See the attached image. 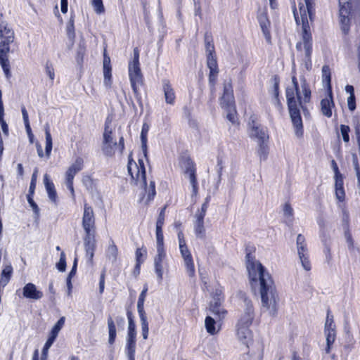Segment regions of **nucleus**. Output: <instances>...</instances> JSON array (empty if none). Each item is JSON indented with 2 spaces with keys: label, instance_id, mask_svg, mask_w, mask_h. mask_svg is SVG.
Wrapping results in <instances>:
<instances>
[{
  "label": "nucleus",
  "instance_id": "nucleus-8",
  "mask_svg": "<svg viewBox=\"0 0 360 360\" xmlns=\"http://www.w3.org/2000/svg\"><path fill=\"white\" fill-rule=\"evenodd\" d=\"M84 167V160L82 158L78 157L75 161L68 167L65 172V184L68 189L70 191L72 196L75 197V190L73 187V180L75 176Z\"/></svg>",
  "mask_w": 360,
  "mask_h": 360
},
{
  "label": "nucleus",
  "instance_id": "nucleus-57",
  "mask_svg": "<svg viewBox=\"0 0 360 360\" xmlns=\"http://www.w3.org/2000/svg\"><path fill=\"white\" fill-rule=\"evenodd\" d=\"M57 269L60 271H64L66 268V259H65V254L64 252H61L60 260L56 264Z\"/></svg>",
  "mask_w": 360,
  "mask_h": 360
},
{
  "label": "nucleus",
  "instance_id": "nucleus-60",
  "mask_svg": "<svg viewBox=\"0 0 360 360\" xmlns=\"http://www.w3.org/2000/svg\"><path fill=\"white\" fill-rule=\"evenodd\" d=\"M165 210H166V207H164L161 210V211H160V212L159 214L157 222H156V228H162V226L164 225V222H165Z\"/></svg>",
  "mask_w": 360,
  "mask_h": 360
},
{
  "label": "nucleus",
  "instance_id": "nucleus-44",
  "mask_svg": "<svg viewBox=\"0 0 360 360\" xmlns=\"http://www.w3.org/2000/svg\"><path fill=\"white\" fill-rule=\"evenodd\" d=\"M65 316H62L59 319V320L57 321V323L53 326V328L51 329L49 335L57 338L60 330L62 329V328L65 325Z\"/></svg>",
  "mask_w": 360,
  "mask_h": 360
},
{
  "label": "nucleus",
  "instance_id": "nucleus-10",
  "mask_svg": "<svg viewBox=\"0 0 360 360\" xmlns=\"http://www.w3.org/2000/svg\"><path fill=\"white\" fill-rule=\"evenodd\" d=\"M82 225L84 233H96L94 212L87 203L84 205Z\"/></svg>",
  "mask_w": 360,
  "mask_h": 360
},
{
  "label": "nucleus",
  "instance_id": "nucleus-47",
  "mask_svg": "<svg viewBox=\"0 0 360 360\" xmlns=\"http://www.w3.org/2000/svg\"><path fill=\"white\" fill-rule=\"evenodd\" d=\"M162 228H156L157 250L165 251Z\"/></svg>",
  "mask_w": 360,
  "mask_h": 360
},
{
  "label": "nucleus",
  "instance_id": "nucleus-50",
  "mask_svg": "<svg viewBox=\"0 0 360 360\" xmlns=\"http://www.w3.org/2000/svg\"><path fill=\"white\" fill-rule=\"evenodd\" d=\"M112 68H103L104 84L107 87H110L112 84Z\"/></svg>",
  "mask_w": 360,
  "mask_h": 360
},
{
  "label": "nucleus",
  "instance_id": "nucleus-6",
  "mask_svg": "<svg viewBox=\"0 0 360 360\" xmlns=\"http://www.w3.org/2000/svg\"><path fill=\"white\" fill-rule=\"evenodd\" d=\"M139 165H137L135 162L129 160L127 165L128 172L131 178L136 181V184L144 187L147 198L146 200L144 198H142L140 201L144 202L146 205H148L153 200L156 194L155 183L154 181H150L149 186H147L146 169L143 160H139Z\"/></svg>",
  "mask_w": 360,
  "mask_h": 360
},
{
  "label": "nucleus",
  "instance_id": "nucleus-12",
  "mask_svg": "<svg viewBox=\"0 0 360 360\" xmlns=\"http://www.w3.org/2000/svg\"><path fill=\"white\" fill-rule=\"evenodd\" d=\"M184 174L189 179L192 186L191 198H195L198 193V184L196 178V169L193 162L188 160L186 163Z\"/></svg>",
  "mask_w": 360,
  "mask_h": 360
},
{
  "label": "nucleus",
  "instance_id": "nucleus-59",
  "mask_svg": "<svg viewBox=\"0 0 360 360\" xmlns=\"http://www.w3.org/2000/svg\"><path fill=\"white\" fill-rule=\"evenodd\" d=\"M340 131H341V134H342V139H343L344 141L347 142V143L349 142V127L347 125L342 124L340 126Z\"/></svg>",
  "mask_w": 360,
  "mask_h": 360
},
{
  "label": "nucleus",
  "instance_id": "nucleus-49",
  "mask_svg": "<svg viewBox=\"0 0 360 360\" xmlns=\"http://www.w3.org/2000/svg\"><path fill=\"white\" fill-rule=\"evenodd\" d=\"M207 65L210 71L218 70V65L214 54L207 56Z\"/></svg>",
  "mask_w": 360,
  "mask_h": 360
},
{
  "label": "nucleus",
  "instance_id": "nucleus-62",
  "mask_svg": "<svg viewBox=\"0 0 360 360\" xmlns=\"http://www.w3.org/2000/svg\"><path fill=\"white\" fill-rule=\"evenodd\" d=\"M37 172H38L37 169H35V170L33 172L32 176V179H31L30 188H29V193H30V194H33L34 192V189H35V186H36V180H37Z\"/></svg>",
  "mask_w": 360,
  "mask_h": 360
},
{
  "label": "nucleus",
  "instance_id": "nucleus-61",
  "mask_svg": "<svg viewBox=\"0 0 360 360\" xmlns=\"http://www.w3.org/2000/svg\"><path fill=\"white\" fill-rule=\"evenodd\" d=\"M335 188H343V179L342 175L338 172V168L336 167V175H335Z\"/></svg>",
  "mask_w": 360,
  "mask_h": 360
},
{
  "label": "nucleus",
  "instance_id": "nucleus-9",
  "mask_svg": "<svg viewBox=\"0 0 360 360\" xmlns=\"http://www.w3.org/2000/svg\"><path fill=\"white\" fill-rule=\"evenodd\" d=\"M129 77L130 84L136 96L139 94V88L143 84V77L140 65L129 64Z\"/></svg>",
  "mask_w": 360,
  "mask_h": 360
},
{
  "label": "nucleus",
  "instance_id": "nucleus-2",
  "mask_svg": "<svg viewBox=\"0 0 360 360\" xmlns=\"http://www.w3.org/2000/svg\"><path fill=\"white\" fill-rule=\"evenodd\" d=\"M300 16L296 11L293 10L294 17L297 25L302 24V39L296 44V49L302 57L304 66L307 70L311 68L312 36L311 33L309 19L312 20L314 13L312 0H304V4H299Z\"/></svg>",
  "mask_w": 360,
  "mask_h": 360
},
{
  "label": "nucleus",
  "instance_id": "nucleus-28",
  "mask_svg": "<svg viewBox=\"0 0 360 360\" xmlns=\"http://www.w3.org/2000/svg\"><path fill=\"white\" fill-rule=\"evenodd\" d=\"M105 255L108 259H109L112 263H115L117 261L118 249L112 238H110L108 241V245L106 249Z\"/></svg>",
  "mask_w": 360,
  "mask_h": 360
},
{
  "label": "nucleus",
  "instance_id": "nucleus-32",
  "mask_svg": "<svg viewBox=\"0 0 360 360\" xmlns=\"http://www.w3.org/2000/svg\"><path fill=\"white\" fill-rule=\"evenodd\" d=\"M284 221L290 226L293 221V209L289 203H285L283 208Z\"/></svg>",
  "mask_w": 360,
  "mask_h": 360
},
{
  "label": "nucleus",
  "instance_id": "nucleus-34",
  "mask_svg": "<svg viewBox=\"0 0 360 360\" xmlns=\"http://www.w3.org/2000/svg\"><path fill=\"white\" fill-rule=\"evenodd\" d=\"M108 327L109 333L108 342L109 344L112 345L116 338V328L114 321L111 316H109L108 319Z\"/></svg>",
  "mask_w": 360,
  "mask_h": 360
},
{
  "label": "nucleus",
  "instance_id": "nucleus-53",
  "mask_svg": "<svg viewBox=\"0 0 360 360\" xmlns=\"http://www.w3.org/2000/svg\"><path fill=\"white\" fill-rule=\"evenodd\" d=\"M92 6L95 12L98 14L104 13L105 8L103 4V0H92Z\"/></svg>",
  "mask_w": 360,
  "mask_h": 360
},
{
  "label": "nucleus",
  "instance_id": "nucleus-21",
  "mask_svg": "<svg viewBox=\"0 0 360 360\" xmlns=\"http://www.w3.org/2000/svg\"><path fill=\"white\" fill-rule=\"evenodd\" d=\"M292 87H288L286 89V98L287 102L289 101H292L295 99L300 100L301 99V95L300 91L299 89V84L297 79L295 76H292Z\"/></svg>",
  "mask_w": 360,
  "mask_h": 360
},
{
  "label": "nucleus",
  "instance_id": "nucleus-16",
  "mask_svg": "<svg viewBox=\"0 0 360 360\" xmlns=\"http://www.w3.org/2000/svg\"><path fill=\"white\" fill-rule=\"evenodd\" d=\"M162 91L164 94L165 103L170 105H174L176 103V94L170 82L164 79L162 80Z\"/></svg>",
  "mask_w": 360,
  "mask_h": 360
},
{
  "label": "nucleus",
  "instance_id": "nucleus-43",
  "mask_svg": "<svg viewBox=\"0 0 360 360\" xmlns=\"http://www.w3.org/2000/svg\"><path fill=\"white\" fill-rule=\"evenodd\" d=\"M147 254L146 248H138L136 251V269H139L141 264L144 262L146 256Z\"/></svg>",
  "mask_w": 360,
  "mask_h": 360
},
{
  "label": "nucleus",
  "instance_id": "nucleus-7",
  "mask_svg": "<svg viewBox=\"0 0 360 360\" xmlns=\"http://www.w3.org/2000/svg\"><path fill=\"white\" fill-rule=\"evenodd\" d=\"M248 135L257 143L268 142L269 138L266 127L253 119L248 123Z\"/></svg>",
  "mask_w": 360,
  "mask_h": 360
},
{
  "label": "nucleus",
  "instance_id": "nucleus-3",
  "mask_svg": "<svg viewBox=\"0 0 360 360\" xmlns=\"http://www.w3.org/2000/svg\"><path fill=\"white\" fill-rule=\"evenodd\" d=\"M15 33L13 28L0 13V65L7 79L11 76L8 53L10 45L14 41Z\"/></svg>",
  "mask_w": 360,
  "mask_h": 360
},
{
  "label": "nucleus",
  "instance_id": "nucleus-58",
  "mask_svg": "<svg viewBox=\"0 0 360 360\" xmlns=\"http://www.w3.org/2000/svg\"><path fill=\"white\" fill-rule=\"evenodd\" d=\"M148 291V285L145 284L143 286V289L141 291V294L139 295L138 302H137V307L143 306L144 307V302L146 297Z\"/></svg>",
  "mask_w": 360,
  "mask_h": 360
},
{
  "label": "nucleus",
  "instance_id": "nucleus-54",
  "mask_svg": "<svg viewBox=\"0 0 360 360\" xmlns=\"http://www.w3.org/2000/svg\"><path fill=\"white\" fill-rule=\"evenodd\" d=\"M184 263L188 276L193 277L195 275V267L193 259L185 260Z\"/></svg>",
  "mask_w": 360,
  "mask_h": 360
},
{
  "label": "nucleus",
  "instance_id": "nucleus-22",
  "mask_svg": "<svg viewBox=\"0 0 360 360\" xmlns=\"http://www.w3.org/2000/svg\"><path fill=\"white\" fill-rule=\"evenodd\" d=\"M137 310L141 321L142 336L144 340H147L148 337L149 328L144 307H137Z\"/></svg>",
  "mask_w": 360,
  "mask_h": 360
},
{
  "label": "nucleus",
  "instance_id": "nucleus-48",
  "mask_svg": "<svg viewBox=\"0 0 360 360\" xmlns=\"http://www.w3.org/2000/svg\"><path fill=\"white\" fill-rule=\"evenodd\" d=\"M300 262L302 264V267L306 271L311 270V262L309 259V255L307 253H302L298 255Z\"/></svg>",
  "mask_w": 360,
  "mask_h": 360
},
{
  "label": "nucleus",
  "instance_id": "nucleus-42",
  "mask_svg": "<svg viewBox=\"0 0 360 360\" xmlns=\"http://www.w3.org/2000/svg\"><path fill=\"white\" fill-rule=\"evenodd\" d=\"M258 20L262 32L265 35L269 34V21L266 13H262L258 16Z\"/></svg>",
  "mask_w": 360,
  "mask_h": 360
},
{
  "label": "nucleus",
  "instance_id": "nucleus-23",
  "mask_svg": "<svg viewBox=\"0 0 360 360\" xmlns=\"http://www.w3.org/2000/svg\"><path fill=\"white\" fill-rule=\"evenodd\" d=\"M44 184L48 193L49 200L56 203L57 202V193L53 183L51 181L49 176L46 174L44 176Z\"/></svg>",
  "mask_w": 360,
  "mask_h": 360
},
{
  "label": "nucleus",
  "instance_id": "nucleus-40",
  "mask_svg": "<svg viewBox=\"0 0 360 360\" xmlns=\"http://www.w3.org/2000/svg\"><path fill=\"white\" fill-rule=\"evenodd\" d=\"M45 135H46V155L49 158L51 155V152L52 150V138L49 131V127L48 124L46 125L45 127Z\"/></svg>",
  "mask_w": 360,
  "mask_h": 360
},
{
  "label": "nucleus",
  "instance_id": "nucleus-39",
  "mask_svg": "<svg viewBox=\"0 0 360 360\" xmlns=\"http://www.w3.org/2000/svg\"><path fill=\"white\" fill-rule=\"evenodd\" d=\"M296 243L298 255L308 252L305 238L304 237V236H302V234H298Z\"/></svg>",
  "mask_w": 360,
  "mask_h": 360
},
{
  "label": "nucleus",
  "instance_id": "nucleus-5",
  "mask_svg": "<svg viewBox=\"0 0 360 360\" xmlns=\"http://www.w3.org/2000/svg\"><path fill=\"white\" fill-rule=\"evenodd\" d=\"M339 6L340 24L346 34L350 30L352 19L360 25V0H339Z\"/></svg>",
  "mask_w": 360,
  "mask_h": 360
},
{
  "label": "nucleus",
  "instance_id": "nucleus-1",
  "mask_svg": "<svg viewBox=\"0 0 360 360\" xmlns=\"http://www.w3.org/2000/svg\"><path fill=\"white\" fill-rule=\"evenodd\" d=\"M246 268L252 286L259 285L262 309L271 316L277 311L278 295L274 281L262 264L252 255L246 253Z\"/></svg>",
  "mask_w": 360,
  "mask_h": 360
},
{
  "label": "nucleus",
  "instance_id": "nucleus-4",
  "mask_svg": "<svg viewBox=\"0 0 360 360\" xmlns=\"http://www.w3.org/2000/svg\"><path fill=\"white\" fill-rule=\"evenodd\" d=\"M301 87L304 97L301 98L300 100H297V98L287 102L290 116L295 128V134L297 137H302L303 135V124L300 108H303V103H308L311 97V91L304 78L302 79Z\"/></svg>",
  "mask_w": 360,
  "mask_h": 360
},
{
  "label": "nucleus",
  "instance_id": "nucleus-18",
  "mask_svg": "<svg viewBox=\"0 0 360 360\" xmlns=\"http://www.w3.org/2000/svg\"><path fill=\"white\" fill-rule=\"evenodd\" d=\"M166 258L165 251L157 250V255L154 259L155 271L158 279L161 281L163 277V269Z\"/></svg>",
  "mask_w": 360,
  "mask_h": 360
},
{
  "label": "nucleus",
  "instance_id": "nucleus-46",
  "mask_svg": "<svg viewBox=\"0 0 360 360\" xmlns=\"http://www.w3.org/2000/svg\"><path fill=\"white\" fill-rule=\"evenodd\" d=\"M110 123V121H108V120L105 122V129L103 132V142H115L113 141L112 134V130L109 127V124Z\"/></svg>",
  "mask_w": 360,
  "mask_h": 360
},
{
  "label": "nucleus",
  "instance_id": "nucleus-24",
  "mask_svg": "<svg viewBox=\"0 0 360 360\" xmlns=\"http://www.w3.org/2000/svg\"><path fill=\"white\" fill-rule=\"evenodd\" d=\"M136 337H127V342L125 346V354L128 360H135L136 352Z\"/></svg>",
  "mask_w": 360,
  "mask_h": 360
},
{
  "label": "nucleus",
  "instance_id": "nucleus-20",
  "mask_svg": "<svg viewBox=\"0 0 360 360\" xmlns=\"http://www.w3.org/2000/svg\"><path fill=\"white\" fill-rule=\"evenodd\" d=\"M324 333L326 338H336L335 325L333 320V316L328 310L326 320L324 326Z\"/></svg>",
  "mask_w": 360,
  "mask_h": 360
},
{
  "label": "nucleus",
  "instance_id": "nucleus-41",
  "mask_svg": "<svg viewBox=\"0 0 360 360\" xmlns=\"http://www.w3.org/2000/svg\"><path fill=\"white\" fill-rule=\"evenodd\" d=\"M0 124L4 135H8V127L4 120V105L1 100V91L0 90Z\"/></svg>",
  "mask_w": 360,
  "mask_h": 360
},
{
  "label": "nucleus",
  "instance_id": "nucleus-55",
  "mask_svg": "<svg viewBox=\"0 0 360 360\" xmlns=\"http://www.w3.org/2000/svg\"><path fill=\"white\" fill-rule=\"evenodd\" d=\"M227 111L226 118L229 121H230L232 124H235L236 122V110L235 106L231 108H224Z\"/></svg>",
  "mask_w": 360,
  "mask_h": 360
},
{
  "label": "nucleus",
  "instance_id": "nucleus-31",
  "mask_svg": "<svg viewBox=\"0 0 360 360\" xmlns=\"http://www.w3.org/2000/svg\"><path fill=\"white\" fill-rule=\"evenodd\" d=\"M149 131V125L147 123H143L141 131V148L143 153L146 157L147 155V136Z\"/></svg>",
  "mask_w": 360,
  "mask_h": 360
},
{
  "label": "nucleus",
  "instance_id": "nucleus-63",
  "mask_svg": "<svg viewBox=\"0 0 360 360\" xmlns=\"http://www.w3.org/2000/svg\"><path fill=\"white\" fill-rule=\"evenodd\" d=\"M33 194H30V193L27 195V201L30 204V205L31 206V207L32 208L33 211L34 212V213L38 215L39 214V209L37 206V205L35 203V202L32 199V195Z\"/></svg>",
  "mask_w": 360,
  "mask_h": 360
},
{
  "label": "nucleus",
  "instance_id": "nucleus-11",
  "mask_svg": "<svg viewBox=\"0 0 360 360\" xmlns=\"http://www.w3.org/2000/svg\"><path fill=\"white\" fill-rule=\"evenodd\" d=\"M95 234L96 233H85V236L84 237L85 256L87 264L90 266H93V258L96 248Z\"/></svg>",
  "mask_w": 360,
  "mask_h": 360
},
{
  "label": "nucleus",
  "instance_id": "nucleus-15",
  "mask_svg": "<svg viewBox=\"0 0 360 360\" xmlns=\"http://www.w3.org/2000/svg\"><path fill=\"white\" fill-rule=\"evenodd\" d=\"M250 327V326L236 324L237 338L242 344L247 347H249V343L252 339V333Z\"/></svg>",
  "mask_w": 360,
  "mask_h": 360
},
{
  "label": "nucleus",
  "instance_id": "nucleus-30",
  "mask_svg": "<svg viewBox=\"0 0 360 360\" xmlns=\"http://www.w3.org/2000/svg\"><path fill=\"white\" fill-rule=\"evenodd\" d=\"M344 236L346 240V243H347L348 248L351 250L353 249L354 248V240L352 238V236L349 230V220L347 216L345 217V219H344Z\"/></svg>",
  "mask_w": 360,
  "mask_h": 360
},
{
  "label": "nucleus",
  "instance_id": "nucleus-37",
  "mask_svg": "<svg viewBox=\"0 0 360 360\" xmlns=\"http://www.w3.org/2000/svg\"><path fill=\"white\" fill-rule=\"evenodd\" d=\"M116 142H103L102 150L105 155L111 157L115 154V150L117 147Z\"/></svg>",
  "mask_w": 360,
  "mask_h": 360
},
{
  "label": "nucleus",
  "instance_id": "nucleus-17",
  "mask_svg": "<svg viewBox=\"0 0 360 360\" xmlns=\"http://www.w3.org/2000/svg\"><path fill=\"white\" fill-rule=\"evenodd\" d=\"M320 105L321 113L328 118L331 117L335 108L332 90L328 91V96L321 101Z\"/></svg>",
  "mask_w": 360,
  "mask_h": 360
},
{
  "label": "nucleus",
  "instance_id": "nucleus-14",
  "mask_svg": "<svg viewBox=\"0 0 360 360\" xmlns=\"http://www.w3.org/2000/svg\"><path fill=\"white\" fill-rule=\"evenodd\" d=\"M233 91L231 82H226L224 84V93L221 98V106L223 108L234 107Z\"/></svg>",
  "mask_w": 360,
  "mask_h": 360
},
{
  "label": "nucleus",
  "instance_id": "nucleus-38",
  "mask_svg": "<svg viewBox=\"0 0 360 360\" xmlns=\"http://www.w3.org/2000/svg\"><path fill=\"white\" fill-rule=\"evenodd\" d=\"M278 89H279L278 80L277 79L276 77H274V84L273 103L279 110H281L282 108V105H281V103L278 98V94H279Z\"/></svg>",
  "mask_w": 360,
  "mask_h": 360
},
{
  "label": "nucleus",
  "instance_id": "nucleus-25",
  "mask_svg": "<svg viewBox=\"0 0 360 360\" xmlns=\"http://www.w3.org/2000/svg\"><path fill=\"white\" fill-rule=\"evenodd\" d=\"M177 236H178L180 252H181V256L184 258V261L193 259L191 254L186 246L183 232L181 231H179L178 232Z\"/></svg>",
  "mask_w": 360,
  "mask_h": 360
},
{
  "label": "nucleus",
  "instance_id": "nucleus-13",
  "mask_svg": "<svg viewBox=\"0 0 360 360\" xmlns=\"http://www.w3.org/2000/svg\"><path fill=\"white\" fill-rule=\"evenodd\" d=\"M244 310L240 316L237 324L251 326L255 318L253 306L250 300L245 298L243 300Z\"/></svg>",
  "mask_w": 360,
  "mask_h": 360
},
{
  "label": "nucleus",
  "instance_id": "nucleus-26",
  "mask_svg": "<svg viewBox=\"0 0 360 360\" xmlns=\"http://www.w3.org/2000/svg\"><path fill=\"white\" fill-rule=\"evenodd\" d=\"M221 303L222 302L212 301L210 304V309L212 313L217 316L218 321H221L224 319L227 314L226 310L221 307Z\"/></svg>",
  "mask_w": 360,
  "mask_h": 360
},
{
  "label": "nucleus",
  "instance_id": "nucleus-45",
  "mask_svg": "<svg viewBox=\"0 0 360 360\" xmlns=\"http://www.w3.org/2000/svg\"><path fill=\"white\" fill-rule=\"evenodd\" d=\"M205 43L206 55L214 54V46L212 43V38L207 34H205Z\"/></svg>",
  "mask_w": 360,
  "mask_h": 360
},
{
  "label": "nucleus",
  "instance_id": "nucleus-64",
  "mask_svg": "<svg viewBox=\"0 0 360 360\" xmlns=\"http://www.w3.org/2000/svg\"><path fill=\"white\" fill-rule=\"evenodd\" d=\"M82 184L86 189L89 190L92 188L93 180L90 176L85 175L82 177Z\"/></svg>",
  "mask_w": 360,
  "mask_h": 360
},
{
  "label": "nucleus",
  "instance_id": "nucleus-56",
  "mask_svg": "<svg viewBox=\"0 0 360 360\" xmlns=\"http://www.w3.org/2000/svg\"><path fill=\"white\" fill-rule=\"evenodd\" d=\"M67 34L70 39H73L75 36V26H74V20L72 18H70L67 25Z\"/></svg>",
  "mask_w": 360,
  "mask_h": 360
},
{
  "label": "nucleus",
  "instance_id": "nucleus-35",
  "mask_svg": "<svg viewBox=\"0 0 360 360\" xmlns=\"http://www.w3.org/2000/svg\"><path fill=\"white\" fill-rule=\"evenodd\" d=\"M258 147L257 150V155L259 157L260 160H266L269 154V147L267 142L257 143Z\"/></svg>",
  "mask_w": 360,
  "mask_h": 360
},
{
  "label": "nucleus",
  "instance_id": "nucleus-51",
  "mask_svg": "<svg viewBox=\"0 0 360 360\" xmlns=\"http://www.w3.org/2000/svg\"><path fill=\"white\" fill-rule=\"evenodd\" d=\"M212 301L213 302H222L224 301V297L223 295V288L221 286H218L215 288L213 295H212Z\"/></svg>",
  "mask_w": 360,
  "mask_h": 360
},
{
  "label": "nucleus",
  "instance_id": "nucleus-27",
  "mask_svg": "<svg viewBox=\"0 0 360 360\" xmlns=\"http://www.w3.org/2000/svg\"><path fill=\"white\" fill-rule=\"evenodd\" d=\"M194 231L197 238L205 237V229L204 226V217L195 215Z\"/></svg>",
  "mask_w": 360,
  "mask_h": 360
},
{
  "label": "nucleus",
  "instance_id": "nucleus-29",
  "mask_svg": "<svg viewBox=\"0 0 360 360\" xmlns=\"http://www.w3.org/2000/svg\"><path fill=\"white\" fill-rule=\"evenodd\" d=\"M322 82L327 88V91L332 90L331 87V72L328 65H323L322 68Z\"/></svg>",
  "mask_w": 360,
  "mask_h": 360
},
{
  "label": "nucleus",
  "instance_id": "nucleus-33",
  "mask_svg": "<svg viewBox=\"0 0 360 360\" xmlns=\"http://www.w3.org/2000/svg\"><path fill=\"white\" fill-rule=\"evenodd\" d=\"M217 321L212 317L207 316L205 320V326L206 330L210 335H214L218 333L219 329L216 328Z\"/></svg>",
  "mask_w": 360,
  "mask_h": 360
},
{
  "label": "nucleus",
  "instance_id": "nucleus-36",
  "mask_svg": "<svg viewBox=\"0 0 360 360\" xmlns=\"http://www.w3.org/2000/svg\"><path fill=\"white\" fill-rule=\"evenodd\" d=\"M127 316L129 322L127 337H136V325L133 320V315L131 311H127Z\"/></svg>",
  "mask_w": 360,
  "mask_h": 360
},
{
  "label": "nucleus",
  "instance_id": "nucleus-19",
  "mask_svg": "<svg viewBox=\"0 0 360 360\" xmlns=\"http://www.w3.org/2000/svg\"><path fill=\"white\" fill-rule=\"evenodd\" d=\"M23 296L28 299L39 300L43 297V292L37 289L34 284L27 283L22 289Z\"/></svg>",
  "mask_w": 360,
  "mask_h": 360
},
{
  "label": "nucleus",
  "instance_id": "nucleus-52",
  "mask_svg": "<svg viewBox=\"0 0 360 360\" xmlns=\"http://www.w3.org/2000/svg\"><path fill=\"white\" fill-rule=\"evenodd\" d=\"M210 201V196H207L205 199V202L201 206V209L198 210L195 215L205 218Z\"/></svg>",
  "mask_w": 360,
  "mask_h": 360
}]
</instances>
